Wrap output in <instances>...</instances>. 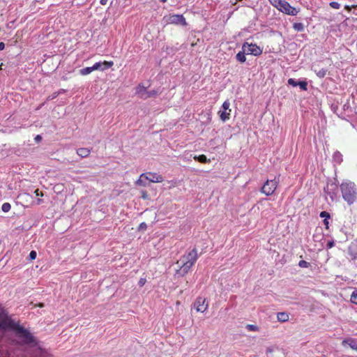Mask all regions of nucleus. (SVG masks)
Returning a JSON list of instances; mask_svg holds the SVG:
<instances>
[{"label": "nucleus", "mask_w": 357, "mask_h": 357, "mask_svg": "<svg viewBox=\"0 0 357 357\" xmlns=\"http://www.w3.org/2000/svg\"><path fill=\"white\" fill-rule=\"evenodd\" d=\"M11 326V321L8 318L7 316L0 320V331L5 330Z\"/></svg>", "instance_id": "f3484780"}, {"label": "nucleus", "mask_w": 357, "mask_h": 357, "mask_svg": "<svg viewBox=\"0 0 357 357\" xmlns=\"http://www.w3.org/2000/svg\"><path fill=\"white\" fill-rule=\"evenodd\" d=\"M146 228V225L144 222H142L139 225V229H144Z\"/></svg>", "instance_id": "c9c22d12"}, {"label": "nucleus", "mask_w": 357, "mask_h": 357, "mask_svg": "<svg viewBox=\"0 0 357 357\" xmlns=\"http://www.w3.org/2000/svg\"><path fill=\"white\" fill-rule=\"evenodd\" d=\"M145 283V280L144 279H140L139 281V284L140 286H143Z\"/></svg>", "instance_id": "58836bf2"}, {"label": "nucleus", "mask_w": 357, "mask_h": 357, "mask_svg": "<svg viewBox=\"0 0 357 357\" xmlns=\"http://www.w3.org/2000/svg\"><path fill=\"white\" fill-rule=\"evenodd\" d=\"M93 71L92 67H86L79 70V73L82 75H86L91 73Z\"/></svg>", "instance_id": "393cba45"}, {"label": "nucleus", "mask_w": 357, "mask_h": 357, "mask_svg": "<svg viewBox=\"0 0 357 357\" xmlns=\"http://www.w3.org/2000/svg\"><path fill=\"white\" fill-rule=\"evenodd\" d=\"M208 307L206 299L204 297L199 296L194 302V308L198 312H204Z\"/></svg>", "instance_id": "423d86ee"}, {"label": "nucleus", "mask_w": 357, "mask_h": 357, "mask_svg": "<svg viewBox=\"0 0 357 357\" xmlns=\"http://www.w3.org/2000/svg\"><path fill=\"white\" fill-rule=\"evenodd\" d=\"M36 256H37V253L35 250H31L29 253V259L30 260H33L36 258Z\"/></svg>", "instance_id": "473e14b6"}, {"label": "nucleus", "mask_w": 357, "mask_h": 357, "mask_svg": "<svg viewBox=\"0 0 357 357\" xmlns=\"http://www.w3.org/2000/svg\"><path fill=\"white\" fill-rule=\"evenodd\" d=\"M319 215L321 218H324L325 219L330 218V214L326 211H321Z\"/></svg>", "instance_id": "72a5a7b5"}, {"label": "nucleus", "mask_w": 357, "mask_h": 357, "mask_svg": "<svg viewBox=\"0 0 357 357\" xmlns=\"http://www.w3.org/2000/svg\"><path fill=\"white\" fill-rule=\"evenodd\" d=\"M160 1L162 2V3H165L167 1V0H160Z\"/></svg>", "instance_id": "de8ad7c7"}, {"label": "nucleus", "mask_w": 357, "mask_h": 357, "mask_svg": "<svg viewBox=\"0 0 357 357\" xmlns=\"http://www.w3.org/2000/svg\"><path fill=\"white\" fill-rule=\"evenodd\" d=\"M11 208V206L9 203L6 202L2 204L1 209L3 212L7 213L8 212Z\"/></svg>", "instance_id": "a878e982"}, {"label": "nucleus", "mask_w": 357, "mask_h": 357, "mask_svg": "<svg viewBox=\"0 0 357 357\" xmlns=\"http://www.w3.org/2000/svg\"><path fill=\"white\" fill-rule=\"evenodd\" d=\"M348 253L351 260L357 266V240L351 243L348 248Z\"/></svg>", "instance_id": "9d476101"}, {"label": "nucleus", "mask_w": 357, "mask_h": 357, "mask_svg": "<svg viewBox=\"0 0 357 357\" xmlns=\"http://www.w3.org/2000/svg\"><path fill=\"white\" fill-rule=\"evenodd\" d=\"M245 47H246L245 45H242V50L237 53L236 58L238 61L240 63H244L246 61L245 54L247 52L245 50Z\"/></svg>", "instance_id": "dca6fc26"}, {"label": "nucleus", "mask_w": 357, "mask_h": 357, "mask_svg": "<svg viewBox=\"0 0 357 357\" xmlns=\"http://www.w3.org/2000/svg\"><path fill=\"white\" fill-rule=\"evenodd\" d=\"M168 22L174 24L185 25V17L182 15H172L168 18Z\"/></svg>", "instance_id": "f8f14e48"}, {"label": "nucleus", "mask_w": 357, "mask_h": 357, "mask_svg": "<svg viewBox=\"0 0 357 357\" xmlns=\"http://www.w3.org/2000/svg\"><path fill=\"white\" fill-rule=\"evenodd\" d=\"M344 347H349L354 351H357V340L349 337L344 340L342 342Z\"/></svg>", "instance_id": "2eb2a0df"}, {"label": "nucleus", "mask_w": 357, "mask_h": 357, "mask_svg": "<svg viewBox=\"0 0 357 357\" xmlns=\"http://www.w3.org/2000/svg\"><path fill=\"white\" fill-rule=\"evenodd\" d=\"M277 188V183L274 180H268L261 188V192L266 195H272Z\"/></svg>", "instance_id": "6e6552de"}, {"label": "nucleus", "mask_w": 357, "mask_h": 357, "mask_svg": "<svg viewBox=\"0 0 357 357\" xmlns=\"http://www.w3.org/2000/svg\"><path fill=\"white\" fill-rule=\"evenodd\" d=\"M107 2V0H100V4H102V5H106Z\"/></svg>", "instance_id": "37998d69"}, {"label": "nucleus", "mask_w": 357, "mask_h": 357, "mask_svg": "<svg viewBox=\"0 0 357 357\" xmlns=\"http://www.w3.org/2000/svg\"><path fill=\"white\" fill-rule=\"evenodd\" d=\"M5 48V44L3 42L0 43V51Z\"/></svg>", "instance_id": "ea45409f"}, {"label": "nucleus", "mask_w": 357, "mask_h": 357, "mask_svg": "<svg viewBox=\"0 0 357 357\" xmlns=\"http://www.w3.org/2000/svg\"><path fill=\"white\" fill-rule=\"evenodd\" d=\"M351 301L357 305V291H354L351 296Z\"/></svg>", "instance_id": "7c9ffc66"}, {"label": "nucleus", "mask_w": 357, "mask_h": 357, "mask_svg": "<svg viewBox=\"0 0 357 357\" xmlns=\"http://www.w3.org/2000/svg\"><path fill=\"white\" fill-rule=\"evenodd\" d=\"M337 184L335 182L328 183L326 188H324V192L328 195L332 201H333L337 196Z\"/></svg>", "instance_id": "1a4fd4ad"}, {"label": "nucleus", "mask_w": 357, "mask_h": 357, "mask_svg": "<svg viewBox=\"0 0 357 357\" xmlns=\"http://www.w3.org/2000/svg\"><path fill=\"white\" fill-rule=\"evenodd\" d=\"M289 314L284 312H278L277 314L278 321L280 322H286L289 320Z\"/></svg>", "instance_id": "a211bd4d"}, {"label": "nucleus", "mask_w": 357, "mask_h": 357, "mask_svg": "<svg viewBox=\"0 0 357 357\" xmlns=\"http://www.w3.org/2000/svg\"><path fill=\"white\" fill-rule=\"evenodd\" d=\"M220 114V118L223 121L225 122L227 120L229 119L230 117V112L225 111V110H220L219 112Z\"/></svg>", "instance_id": "aec40b11"}, {"label": "nucleus", "mask_w": 357, "mask_h": 357, "mask_svg": "<svg viewBox=\"0 0 357 357\" xmlns=\"http://www.w3.org/2000/svg\"><path fill=\"white\" fill-rule=\"evenodd\" d=\"M91 152V150L87 148H79L77 150V153L82 158L87 157Z\"/></svg>", "instance_id": "6ab92c4d"}, {"label": "nucleus", "mask_w": 357, "mask_h": 357, "mask_svg": "<svg viewBox=\"0 0 357 357\" xmlns=\"http://www.w3.org/2000/svg\"><path fill=\"white\" fill-rule=\"evenodd\" d=\"M246 328L250 331H258V327L256 325H253V324H248L246 326Z\"/></svg>", "instance_id": "c85d7f7f"}, {"label": "nucleus", "mask_w": 357, "mask_h": 357, "mask_svg": "<svg viewBox=\"0 0 357 357\" xmlns=\"http://www.w3.org/2000/svg\"><path fill=\"white\" fill-rule=\"evenodd\" d=\"M198 255L195 248L190 251L187 255H183L178 261L177 264L180 266L179 270L177 271V274L181 276H184L195 264L197 259Z\"/></svg>", "instance_id": "f257e3e1"}, {"label": "nucleus", "mask_w": 357, "mask_h": 357, "mask_svg": "<svg viewBox=\"0 0 357 357\" xmlns=\"http://www.w3.org/2000/svg\"><path fill=\"white\" fill-rule=\"evenodd\" d=\"M333 245H334V243H333V241H329V242H328V243H327V247H328V248H331L332 247H333Z\"/></svg>", "instance_id": "e433bc0d"}, {"label": "nucleus", "mask_w": 357, "mask_h": 357, "mask_svg": "<svg viewBox=\"0 0 357 357\" xmlns=\"http://www.w3.org/2000/svg\"><path fill=\"white\" fill-rule=\"evenodd\" d=\"M114 63L113 61H103V62H97L93 64V71L94 70H100L104 71L109 68H111L113 66Z\"/></svg>", "instance_id": "9b49d317"}, {"label": "nucleus", "mask_w": 357, "mask_h": 357, "mask_svg": "<svg viewBox=\"0 0 357 357\" xmlns=\"http://www.w3.org/2000/svg\"><path fill=\"white\" fill-rule=\"evenodd\" d=\"M278 9L287 15L293 16L298 14V10L295 8L291 6V5L285 0L282 1Z\"/></svg>", "instance_id": "39448f33"}, {"label": "nucleus", "mask_w": 357, "mask_h": 357, "mask_svg": "<svg viewBox=\"0 0 357 357\" xmlns=\"http://www.w3.org/2000/svg\"><path fill=\"white\" fill-rule=\"evenodd\" d=\"M4 314V311L2 310L1 312L0 313V315H3Z\"/></svg>", "instance_id": "49530a36"}, {"label": "nucleus", "mask_w": 357, "mask_h": 357, "mask_svg": "<svg viewBox=\"0 0 357 357\" xmlns=\"http://www.w3.org/2000/svg\"><path fill=\"white\" fill-rule=\"evenodd\" d=\"M156 182V174L153 173L142 174L136 183L139 185L146 186Z\"/></svg>", "instance_id": "20e7f679"}, {"label": "nucleus", "mask_w": 357, "mask_h": 357, "mask_svg": "<svg viewBox=\"0 0 357 357\" xmlns=\"http://www.w3.org/2000/svg\"><path fill=\"white\" fill-rule=\"evenodd\" d=\"M194 159L197 161L201 162V163H207L210 161L205 155H195L194 157Z\"/></svg>", "instance_id": "412c9836"}, {"label": "nucleus", "mask_w": 357, "mask_h": 357, "mask_svg": "<svg viewBox=\"0 0 357 357\" xmlns=\"http://www.w3.org/2000/svg\"><path fill=\"white\" fill-rule=\"evenodd\" d=\"M342 198L349 204L351 205L357 200V186L349 181L344 180L340 185Z\"/></svg>", "instance_id": "f03ea898"}, {"label": "nucleus", "mask_w": 357, "mask_h": 357, "mask_svg": "<svg viewBox=\"0 0 357 357\" xmlns=\"http://www.w3.org/2000/svg\"><path fill=\"white\" fill-rule=\"evenodd\" d=\"M332 109H333V112H334L335 113H336V112H337V105H336V106H335V105H332Z\"/></svg>", "instance_id": "79ce46f5"}, {"label": "nucleus", "mask_w": 357, "mask_h": 357, "mask_svg": "<svg viewBox=\"0 0 357 357\" xmlns=\"http://www.w3.org/2000/svg\"><path fill=\"white\" fill-rule=\"evenodd\" d=\"M298 266L301 268H308L310 266V264L305 260H301L298 262Z\"/></svg>", "instance_id": "cd10ccee"}, {"label": "nucleus", "mask_w": 357, "mask_h": 357, "mask_svg": "<svg viewBox=\"0 0 357 357\" xmlns=\"http://www.w3.org/2000/svg\"><path fill=\"white\" fill-rule=\"evenodd\" d=\"M158 183H160L163 181L162 177L161 176H158L157 178Z\"/></svg>", "instance_id": "a19ab883"}, {"label": "nucleus", "mask_w": 357, "mask_h": 357, "mask_svg": "<svg viewBox=\"0 0 357 357\" xmlns=\"http://www.w3.org/2000/svg\"><path fill=\"white\" fill-rule=\"evenodd\" d=\"M293 29L296 31L301 32L304 31L305 26L301 22H296L293 24Z\"/></svg>", "instance_id": "5701e85b"}, {"label": "nucleus", "mask_w": 357, "mask_h": 357, "mask_svg": "<svg viewBox=\"0 0 357 357\" xmlns=\"http://www.w3.org/2000/svg\"><path fill=\"white\" fill-rule=\"evenodd\" d=\"M243 45H246L245 50L247 52V54L259 56L262 53V49L256 44H249L248 42H245Z\"/></svg>", "instance_id": "0eeeda50"}, {"label": "nucleus", "mask_w": 357, "mask_h": 357, "mask_svg": "<svg viewBox=\"0 0 357 357\" xmlns=\"http://www.w3.org/2000/svg\"><path fill=\"white\" fill-rule=\"evenodd\" d=\"M229 106H230V102H229V100H225L222 105V110H225V111L229 110L230 112L231 109H229Z\"/></svg>", "instance_id": "bb28decb"}, {"label": "nucleus", "mask_w": 357, "mask_h": 357, "mask_svg": "<svg viewBox=\"0 0 357 357\" xmlns=\"http://www.w3.org/2000/svg\"><path fill=\"white\" fill-rule=\"evenodd\" d=\"M34 140L36 143H39L42 140V137L40 135H38L35 137Z\"/></svg>", "instance_id": "f704fd0d"}, {"label": "nucleus", "mask_w": 357, "mask_h": 357, "mask_svg": "<svg viewBox=\"0 0 357 357\" xmlns=\"http://www.w3.org/2000/svg\"><path fill=\"white\" fill-rule=\"evenodd\" d=\"M330 6L335 9H339L340 8V4L336 1H331L329 3Z\"/></svg>", "instance_id": "2f4dec72"}, {"label": "nucleus", "mask_w": 357, "mask_h": 357, "mask_svg": "<svg viewBox=\"0 0 357 357\" xmlns=\"http://www.w3.org/2000/svg\"><path fill=\"white\" fill-rule=\"evenodd\" d=\"M354 6H350L346 5V6H344V8H345L347 10H348V11H351V8H352V7H354Z\"/></svg>", "instance_id": "4c0bfd02"}, {"label": "nucleus", "mask_w": 357, "mask_h": 357, "mask_svg": "<svg viewBox=\"0 0 357 357\" xmlns=\"http://www.w3.org/2000/svg\"><path fill=\"white\" fill-rule=\"evenodd\" d=\"M137 93L139 94L142 98L146 99L148 97H151L154 93V90L147 91L146 87L139 86L137 89Z\"/></svg>", "instance_id": "4468645a"}, {"label": "nucleus", "mask_w": 357, "mask_h": 357, "mask_svg": "<svg viewBox=\"0 0 357 357\" xmlns=\"http://www.w3.org/2000/svg\"><path fill=\"white\" fill-rule=\"evenodd\" d=\"M324 223L326 226V227H328V219H324Z\"/></svg>", "instance_id": "a18cd8bd"}, {"label": "nucleus", "mask_w": 357, "mask_h": 357, "mask_svg": "<svg viewBox=\"0 0 357 357\" xmlns=\"http://www.w3.org/2000/svg\"><path fill=\"white\" fill-rule=\"evenodd\" d=\"M269 2L275 8H278L282 0H268Z\"/></svg>", "instance_id": "c756f323"}, {"label": "nucleus", "mask_w": 357, "mask_h": 357, "mask_svg": "<svg viewBox=\"0 0 357 357\" xmlns=\"http://www.w3.org/2000/svg\"><path fill=\"white\" fill-rule=\"evenodd\" d=\"M314 72L316 73L317 76L319 78H323L326 76L327 70L324 68H321L319 70H317L316 68L313 69Z\"/></svg>", "instance_id": "4be33fe9"}, {"label": "nucleus", "mask_w": 357, "mask_h": 357, "mask_svg": "<svg viewBox=\"0 0 357 357\" xmlns=\"http://www.w3.org/2000/svg\"><path fill=\"white\" fill-rule=\"evenodd\" d=\"M16 336L23 345L37 346L38 342L35 337L23 326L17 325L15 328Z\"/></svg>", "instance_id": "7ed1b4c3"}, {"label": "nucleus", "mask_w": 357, "mask_h": 357, "mask_svg": "<svg viewBox=\"0 0 357 357\" xmlns=\"http://www.w3.org/2000/svg\"><path fill=\"white\" fill-rule=\"evenodd\" d=\"M333 160L338 164L341 163L342 161V155L339 151L335 152L333 154Z\"/></svg>", "instance_id": "b1692460"}, {"label": "nucleus", "mask_w": 357, "mask_h": 357, "mask_svg": "<svg viewBox=\"0 0 357 357\" xmlns=\"http://www.w3.org/2000/svg\"><path fill=\"white\" fill-rule=\"evenodd\" d=\"M288 84L294 87L299 86L303 91L307 90V82L305 80H296L293 78H289L287 81Z\"/></svg>", "instance_id": "ddd939ff"}, {"label": "nucleus", "mask_w": 357, "mask_h": 357, "mask_svg": "<svg viewBox=\"0 0 357 357\" xmlns=\"http://www.w3.org/2000/svg\"><path fill=\"white\" fill-rule=\"evenodd\" d=\"M34 192H35V194H36L37 196H39V195L43 196V194H40V193L39 192V190H38V189L36 190Z\"/></svg>", "instance_id": "c03bdc74"}]
</instances>
